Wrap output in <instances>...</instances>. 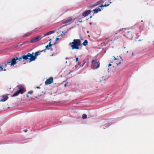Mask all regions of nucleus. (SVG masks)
Listing matches in <instances>:
<instances>
[{
    "label": "nucleus",
    "mask_w": 154,
    "mask_h": 154,
    "mask_svg": "<svg viewBox=\"0 0 154 154\" xmlns=\"http://www.w3.org/2000/svg\"><path fill=\"white\" fill-rule=\"evenodd\" d=\"M81 41L79 39H74L73 42L69 44V45H71L72 48L73 50L79 49V47L81 45Z\"/></svg>",
    "instance_id": "nucleus-1"
},
{
    "label": "nucleus",
    "mask_w": 154,
    "mask_h": 154,
    "mask_svg": "<svg viewBox=\"0 0 154 154\" xmlns=\"http://www.w3.org/2000/svg\"><path fill=\"white\" fill-rule=\"evenodd\" d=\"M17 88L18 90L14 93L12 95V97H15L18 96L19 94H22L26 91V89L24 86L21 85H19L17 86Z\"/></svg>",
    "instance_id": "nucleus-2"
},
{
    "label": "nucleus",
    "mask_w": 154,
    "mask_h": 154,
    "mask_svg": "<svg viewBox=\"0 0 154 154\" xmlns=\"http://www.w3.org/2000/svg\"><path fill=\"white\" fill-rule=\"evenodd\" d=\"M91 63L92 64L91 67L93 69H96L100 66V63L99 61H97L96 59L92 60Z\"/></svg>",
    "instance_id": "nucleus-3"
},
{
    "label": "nucleus",
    "mask_w": 154,
    "mask_h": 154,
    "mask_svg": "<svg viewBox=\"0 0 154 154\" xmlns=\"http://www.w3.org/2000/svg\"><path fill=\"white\" fill-rule=\"evenodd\" d=\"M114 58V60L111 61V62L114 64L115 66H117L119 65L121 63L120 61H119L118 59H117L115 57L113 56Z\"/></svg>",
    "instance_id": "nucleus-4"
},
{
    "label": "nucleus",
    "mask_w": 154,
    "mask_h": 154,
    "mask_svg": "<svg viewBox=\"0 0 154 154\" xmlns=\"http://www.w3.org/2000/svg\"><path fill=\"white\" fill-rule=\"evenodd\" d=\"M42 52H45L46 49L40 51H36L35 53V55L33 56V57H32L31 59L33 60H35L36 58V57L38 55H40L41 54V53Z\"/></svg>",
    "instance_id": "nucleus-5"
},
{
    "label": "nucleus",
    "mask_w": 154,
    "mask_h": 154,
    "mask_svg": "<svg viewBox=\"0 0 154 154\" xmlns=\"http://www.w3.org/2000/svg\"><path fill=\"white\" fill-rule=\"evenodd\" d=\"M109 77V75L106 76H103L100 79V82L101 83L103 84L105 83L108 78Z\"/></svg>",
    "instance_id": "nucleus-6"
},
{
    "label": "nucleus",
    "mask_w": 154,
    "mask_h": 154,
    "mask_svg": "<svg viewBox=\"0 0 154 154\" xmlns=\"http://www.w3.org/2000/svg\"><path fill=\"white\" fill-rule=\"evenodd\" d=\"M72 20V18L71 17H68L66 20H65L62 22L63 24H65V25L69 24L70 22Z\"/></svg>",
    "instance_id": "nucleus-7"
},
{
    "label": "nucleus",
    "mask_w": 154,
    "mask_h": 154,
    "mask_svg": "<svg viewBox=\"0 0 154 154\" xmlns=\"http://www.w3.org/2000/svg\"><path fill=\"white\" fill-rule=\"evenodd\" d=\"M8 98V97L6 95H3L2 96H0V102H4L7 100Z\"/></svg>",
    "instance_id": "nucleus-8"
},
{
    "label": "nucleus",
    "mask_w": 154,
    "mask_h": 154,
    "mask_svg": "<svg viewBox=\"0 0 154 154\" xmlns=\"http://www.w3.org/2000/svg\"><path fill=\"white\" fill-rule=\"evenodd\" d=\"M53 82V78L52 77H51L46 80L45 82V84L46 85H48L51 84Z\"/></svg>",
    "instance_id": "nucleus-9"
},
{
    "label": "nucleus",
    "mask_w": 154,
    "mask_h": 154,
    "mask_svg": "<svg viewBox=\"0 0 154 154\" xmlns=\"http://www.w3.org/2000/svg\"><path fill=\"white\" fill-rule=\"evenodd\" d=\"M18 59V57H16L12 59L11 61V66H14L17 63V60Z\"/></svg>",
    "instance_id": "nucleus-10"
},
{
    "label": "nucleus",
    "mask_w": 154,
    "mask_h": 154,
    "mask_svg": "<svg viewBox=\"0 0 154 154\" xmlns=\"http://www.w3.org/2000/svg\"><path fill=\"white\" fill-rule=\"evenodd\" d=\"M33 52H32V54H31L30 53H28L26 54L27 59H28L30 61H32L35 60H33L32 59H31L32 57H33Z\"/></svg>",
    "instance_id": "nucleus-11"
},
{
    "label": "nucleus",
    "mask_w": 154,
    "mask_h": 154,
    "mask_svg": "<svg viewBox=\"0 0 154 154\" xmlns=\"http://www.w3.org/2000/svg\"><path fill=\"white\" fill-rule=\"evenodd\" d=\"M91 12V11L90 10L86 11L83 13L82 15L84 17H85L89 14Z\"/></svg>",
    "instance_id": "nucleus-12"
},
{
    "label": "nucleus",
    "mask_w": 154,
    "mask_h": 154,
    "mask_svg": "<svg viewBox=\"0 0 154 154\" xmlns=\"http://www.w3.org/2000/svg\"><path fill=\"white\" fill-rule=\"evenodd\" d=\"M102 2V0H100L99 1H98L97 2H96V3H94L92 5L90 6H89V7L90 8V7H92L96 6L98 5H99L100 3H101Z\"/></svg>",
    "instance_id": "nucleus-13"
},
{
    "label": "nucleus",
    "mask_w": 154,
    "mask_h": 154,
    "mask_svg": "<svg viewBox=\"0 0 154 154\" xmlns=\"http://www.w3.org/2000/svg\"><path fill=\"white\" fill-rule=\"evenodd\" d=\"M54 32H55L54 31H49L48 32H47V33L44 34L43 36V37H44L45 36L48 35H51V34L53 33H54Z\"/></svg>",
    "instance_id": "nucleus-14"
},
{
    "label": "nucleus",
    "mask_w": 154,
    "mask_h": 154,
    "mask_svg": "<svg viewBox=\"0 0 154 154\" xmlns=\"http://www.w3.org/2000/svg\"><path fill=\"white\" fill-rule=\"evenodd\" d=\"M28 43V42H23L21 43H19L17 44L16 45H15V47H17L18 46H21L24 44H25L26 43Z\"/></svg>",
    "instance_id": "nucleus-15"
},
{
    "label": "nucleus",
    "mask_w": 154,
    "mask_h": 154,
    "mask_svg": "<svg viewBox=\"0 0 154 154\" xmlns=\"http://www.w3.org/2000/svg\"><path fill=\"white\" fill-rule=\"evenodd\" d=\"M43 37V36H42L41 35H39L35 37L37 42L40 40Z\"/></svg>",
    "instance_id": "nucleus-16"
},
{
    "label": "nucleus",
    "mask_w": 154,
    "mask_h": 154,
    "mask_svg": "<svg viewBox=\"0 0 154 154\" xmlns=\"http://www.w3.org/2000/svg\"><path fill=\"white\" fill-rule=\"evenodd\" d=\"M37 42L35 37L32 38L30 40V42L31 43H34Z\"/></svg>",
    "instance_id": "nucleus-17"
},
{
    "label": "nucleus",
    "mask_w": 154,
    "mask_h": 154,
    "mask_svg": "<svg viewBox=\"0 0 154 154\" xmlns=\"http://www.w3.org/2000/svg\"><path fill=\"white\" fill-rule=\"evenodd\" d=\"M52 45H51V42H50L49 43V45H47V46H46L45 48H46L45 49H46V50L47 49H50V47Z\"/></svg>",
    "instance_id": "nucleus-18"
},
{
    "label": "nucleus",
    "mask_w": 154,
    "mask_h": 154,
    "mask_svg": "<svg viewBox=\"0 0 154 154\" xmlns=\"http://www.w3.org/2000/svg\"><path fill=\"white\" fill-rule=\"evenodd\" d=\"M101 11V9L100 8H97L93 10L94 11V14L97 13L98 11Z\"/></svg>",
    "instance_id": "nucleus-19"
},
{
    "label": "nucleus",
    "mask_w": 154,
    "mask_h": 154,
    "mask_svg": "<svg viewBox=\"0 0 154 154\" xmlns=\"http://www.w3.org/2000/svg\"><path fill=\"white\" fill-rule=\"evenodd\" d=\"M32 33H28L27 34H24L23 36V38H25L26 37H27L30 35Z\"/></svg>",
    "instance_id": "nucleus-20"
},
{
    "label": "nucleus",
    "mask_w": 154,
    "mask_h": 154,
    "mask_svg": "<svg viewBox=\"0 0 154 154\" xmlns=\"http://www.w3.org/2000/svg\"><path fill=\"white\" fill-rule=\"evenodd\" d=\"M88 44V42L87 40H85L84 42L82 44L85 46H86Z\"/></svg>",
    "instance_id": "nucleus-21"
},
{
    "label": "nucleus",
    "mask_w": 154,
    "mask_h": 154,
    "mask_svg": "<svg viewBox=\"0 0 154 154\" xmlns=\"http://www.w3.org/2000/svg\"><path fill=\"white\" fill-rule=\"evenodd\" d=\"M33 92V91H30L28 92L27 94L26 95V97L28 98L29 97V96L28 95V94H30V95H31L32 94Z\"/></svg>",
    "instance_id": "nucleus-22"
},
{
    "label": "nucleus",
    "mask_w": 154,
    "mask_h": 154,
    "mask_svg": "<svg viewBox=\"0 0 154 154\" xmlns=\"http://www.w3.org/2000/svg\"><path fill=\"white\" fill-rule=\"evenodd\" d=\"M22 58L23 59L25 60L28 59L26 55L24 54L22 56Z\"/></svg>",
    "instance_id": "nucleus-23"
},
{
    "label": "nucleus",
    "mask_w": 154,
    "mask_h": 154,
    "mask_svg": "<svg viewBox=\"0 0 154 154\" xmlns=\"http://www.w3.org/2000/svg\"><path fill=\"white\" fill-rule=\"evenodd\" d=\"M123 51V52L125 54H126V53H128V50L126 49L125 47H124V50Z\"/></svg>",
    "instance_id": "nucleus-24"
},
{
    "label": "nucleus",
    "mask_w": 154,
    "mask_h": 154,
    "mask_svg": "<svg viewBox=\"0 0 154 154\" xmlns=\"http://www.w3.org/2000/svg\"><path fill=\"white\" fill-rule=\"evenodd\" d=\"M87 116L85 114H83L82 116V118L83 119H86L87 118Z\"/></svg>",
    "instance_id": "nucleus-25"
},
{
    "label": "nucleus",
    "mask_w": 154,
    "mask_h": 154,
    "mask_svg": "<svg viewBox=\"0 0 154 154\" xmlns=\"http://www.w3.org/2000/svg\"><path fill=\"white\" fill-rule=\"evenodd\" d=\"M109 4H105L104 5H101L100 7V8H102V7H103L104 6L107 7V6H109Z\"/></svg>",
    "instance_id": "nucleus-26"
},
{
    "label": "nucleus",
    "mask_w": 154,
    "mask_h": 154,
    "mask_svg": "<svg viewBox=\"0 0 154 154\" xmlns=\"http://www.w3.org/2000/svg\"><path fill=\"white\" fill-rule=\"evenodd\" d=\"M131 33V31H127L126 32V35L128 37V34L129 33Z\"/></svg>",
    "instance_id": "nucleus-27"
},
{
    "label": "nucleus",
    "mask_w": 154,
    "mask_h": 154,
    "mask_svg": "<svg viewBox=\"0 0 154 154\" xmlns=\"http://www.w3.org/2000/svg\"><path fill=\"white\" fill-rule=\"evenodd\" d=\"M123 30H124L125 31H126L127 30V28H122V29H120L119 30L120 31H121Z\"/></svg>",
    "instance_id": "nucleus-28"
},
{
    "label": "nucleus",
    "mask_w": 154,
    "mask_h": 154,
    "mask_svg": "<svg viewBox=\"0 0 154 154\" xmlns=\"http://www.w3.org/2000/svg\"><path fill=\"white\" fill-rule=\"evenodd\" d=\"M4 66H2L1 65H0V70L1 71L3 70V68Z\"/></svg>",
    "instance_id": "nucleus-29"
},
{
    "label": "nucleus",
    "mask_w": 154,
    "mask_h": 154,
    "mask_svg": "<svg viewBox=\"0 0 154 154\" xmlns=\"http://www.w3.org/2000/svg\"><path fill=\"white\" fill-rule=\"evenodd\" d=\"M22 59H23V58H22V56L21 57H20V58L18 57V59H17V60H18L19 61H20Z\"/></svg>",
    "instance_id": "nucleus-30"
},
{
    "label": "nucleus",
    "mask_w": 154,
    "mask_h": 154,
    "mask_svg": "<svg viewBox=\"0 0 154 154\" xmlns=\"http://www.w3.org/2000/svg\"><path fill=\"white\" fill-rule=\"evenodd\" d=\"M7 64H9L11 66V61H8L7 62Z\"/></svg>",
    "instance_id": "nucleus-31"
},
{
    "label": "nucleus",
    "mask_w": 154,
    "mask_h": 154,
    "mask_svg": "<svg viewBox=\"0 0 154 154\" xmlns=\"http://www.w3.org/2000/svg\"><path fill=\"white\" fill-rule=\"evenodd\" d=\"M78 60H79V58L78 57H76L75 59V61L76 62H77L78 61Z\"/></svg>",
    "instance_id": "nucleus-32"
},
{
    "label": "nucleus",
    "mask_w": 154,
    "mask_h": 154,
    "mask_svg": "<svg viewBox=\"0 0 154 154\" xmlns=\"http://www.w3.org/2000/svg\"><path fill=\"white\" fill-rule=\"evenodd\" d=\"M7 63H5V65H4V66H4V67H6V66H7Z\"/></svg>",
    "instance_id": "nucleus-33"
},
{
    "label": "nucleus",
    "mask_w": 154,
    "mask_h": 154,
    "mask_svg": "<svg viewBox=\"0 0 154 154\" xmlns=\"http://www.w3.org/2000/svg\"><path fill=\"white\" fill-rule=\"evenodd\" d=\"M112 66V64H111V63H109V65H108V66H109H109Z\"/></svg>",
    "instance_id": "nucleus-34"
},
{
    "label": "nucleus",
    "mask_w": 154,
    "mask_h": 154,
    "mask_svg": "<svg viewBox=\"0 0 154 154\" xmlns=\"http://www.w3.org/2000/svg\"><path fill=\"white\" fill-rule=\"evenodd\" d=\"M59 38H56L55 40H56V41H57V40H59Z\"/></svg>",
    "instance_id": "nucleus-35"
},
{
    "label": "nucleus",
    "mask_w": 154,
    "mask_h": 154,
    "mask_svg": "<svg viewBox=\"0 0 154 154\" xmlns=\"http://www.w3.org/2000/svg\"><path fill=\"white\" fill-rule=\"evenodd\" d=\"M24 132H27V130H24Z\"/></svg>",
    "instance_id": "nucleus-36"
},
{
    "label": "nucleus",
    "mask_w": 154,
    "mask_h": 154,
    "mask_svg": "<svg viewBox=\"0 0 154 154\" xmlns=\"http://www.w3.org/2000/svg\"><path fill=\"white\" fill-rule=\"evenodd\" d=\"M36 88H40L39 87H36Z\"/></svg>",
    "instance_id": "nucleus-37"
},
{
    "label": "nucleus",
    "mask_w": 154,
    "mask_h": 154,
    "mask_svg": "<svg viewBox=\"0 0 154 154\" xmlns=\"http://www.w3.org/2000/svg\"><path fill=\"white\" fill-rule=\"evenodd\" d=\"M66 85H67V84H66H66H65L64 85V86H66Z\"/></svg>",
    "instance_id": "nucleus-38"
},
{
    "label": "nucleus",
    "mask_w": 154,
    "mask_h": 154,
    "mask_svg": "<svg viewBox=\"0 0 154 154\" xmlns=\"http://www.w3.org/2000/svg\"><path fill=\"white\" fill-rule=\"evenodd\" d=\"M79 22H82V20H81V21H79Z\"/></svg>",
    "instance_id": "nucleus-39"
},
{
    "label": "nucleus",
    "mask_w": 154,
    "mask_h": 154,
    "mask_svg": "<svg viewBox=\"0 0 154 154\" xmlns=\"http://www.w3.org/2000/svg\"><path fill=\"white\" fill-rule=\"evenodd\" d=\"M92 17V16H90V18H91Z\"/></svg>",
    "instance_id": "nucleus-40"
},
{
    "label": "nucleus",
    "mask_w": 154,
    "mask_h": 154,
    "mask_svg": "<svg viewBox=\"0 0 154 154\" xmlns=\"http://www.w3.org/2000/svg\"><path fill=\"white\" fill-rule=\"evenodd\" d=\"M133 55V53L132 52V55Z\"/></svg>",
    "instance_id": "nucleus-41"
},
{
    "label": "nucleus",
    "mask_w": 154,
    "mask_h": 154,
    "mask_svg": "<svg viewBox=\"0 0 154 154\" xmlns=\"http://www.w3.org/2000/svg\"><path fill=\"white\" fill-rule=\"evenodd\" d=\"M6 69H4V71H6Z\"/></svg>",
    "instance_id": "nucleus-42"
},
{
    "label": "nucleus",
    "mask_w": 154,
    "mask_h": 154,
    "mask_svg": "<svg viewBox=\"0 0 154 154\" xmlns=\"http://www.w3.org/2000/svg\"><path fill=\"white\" fill-rule=\"evenodd\" d=\"M72 72V71H70V72H69V74H70V72Z\"/></svg>",
    "instance_id": "nucleus-43"
},
{
    "label": "nucleus",
    "mask_w": 154,
    "mask_h": 154,
    "mask_svg": "<svg viewBox=\"0 0 154 154\" xmlns=\"http://www.w3.org/2000/svg\"><path fill=\"white\" fill-rule=\"evenodd\" d=\"M138 41H141V40H140H140H138Z\"/></svg>",
    "instance_id": "nucleus-44"
},
{
    "label": "nucleus",
    "mask_w": 154,
    "mask_h": 154,
    "mask_svg": "<svg viewBox=\"0 0 154 154\" xmlns=\"http://www.w3.org/2000/svg\"><path fill=\"white\" fill-rule=\"evenodd\" d=\"M51 56H53V54H52Z\"/></svg>",
    "instance_id": "nucleus-45"
},
{
    "label": "nucleus",
    "mask_w": 154,
    "mask_h": 154,
    "mask_svg": "<svg viewBox=\"0 0 154 154\" xmlns=\"http://www.w3.org/2000/svg\"><path fill=\"white\" fill-rule=\"evenodd\" d=\"M111 3V2L110 1H109V3Z\"/></svg>",
    "instance_id": "nucleus-46"
},
{
    "label": "nucleus",
    "mask_w": 154,
    "mask_h": 154,
    "mask_svg": "<svg viewBox=\"0 0 154 154\" xmlns=\"http://www.w3.org/2000/svg\"><path fill=\"white\" fill-rule=\"evenodd\" d=\"M86 1H88V0H86Z\"/></svg>",
    "instance_id": "nucleus-47"
},
{
    "label": "nucleus",
    "mask_w": 154,
    "mask_h": 154,
    "mask_svg": "<svg viewBox=\"0 0 154 154\" xmlns=\"http://www.w3.org/2000/svg\"><path fill=\"white\" fill-rule=\"evenodd\" d=\"M91 24V23H90V24Z\"/></svg>",
    "instance_id": "nucleus-48"
}]
</instances>
